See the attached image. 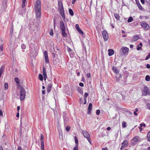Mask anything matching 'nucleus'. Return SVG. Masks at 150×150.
<instances>
[{
	"instance_id": "nucleus-18",
	"label": "nucleus",
	"mask_w": 150,
	"mask_h": 150,
	"mask_svg": "<svg viewBox=\"0 0 150 150\" xmlns=\"http://www.w3.org/2000/svg\"><path fill=\"white\" fill-rule=\"evenodd\" d=\"M52 87V84L51 83L48 84L47 87V92L48 93H49L51 91Z\"/></svg>"
},
{
	"instance_id": "nucleus-54",
	"label": "nucleus",
	"mask_w": 150,
	"mask_h": 150,
	"mask_svg": "<svg viewBox=\"0 0 150 150\" xmlns=\"http://www.w3.org/2000/svg\"><path fill=\"white\" fill-rule=\"evenodd\" d=\"M32 29L33 30V31H36L38 30V28L36 26H35V27L34 29Z\"/></svg>"
},
{
	"instance_id": "nucleus-58",
	"label": "nucleus",
	"mask_w": 150,
	"mask_h": 150,
	"mask_svg": "<svg viewBox=\"0 0 150 150\" xmlns=\"http://www.w3.org/2000/svg\"><path fill=\"white\" fill-rule=\"evenodd\" d=\"M146 67L148 68H150V64H147Z\"/></svg>"
},
{
	"instance_id": "nucleus-5",
	"label": "nucleus",
	"mask_w": 150,
	"mask_h": 150,
	"mask_svg": "<svg viewBox=\"0 0 150 150\" xmlns=\"http://www.w3.org/2000/svg\"><path fill=\"white\" fill-rule=\"evenodd\" d=\"M141 26L144 28V30L145 31L148 30L150 28V26L145 21L140 22Z\"/></svg>"
},
{
	"instance_id": "nucleus-11",
	"label": "nucleus",
	"mask_w": 150,
	"mask_h": 150,
	"mask_svg": "<svg viewBox=\"0 0 150 150\" xmlns=\"http://www.w3.org/2000/svg\"><path fill=\"white\" fill-rule=\"evenodd\" d=\"M63 118L64 124V125H66L67 124L69 121V119L68 117L67 116V114L65 113H63Z\"/></svg>"
},
{
	"instance_id": "nucleus-24",
	"label": "nucleus",
	"mask_w": 150,
	"mask_h": 150,
	"mask_svg": "<svg viewBox=\"0 0 150 150\" xmlns=\"http://www.w3.org/2000/svg\"><path fill=\"white\" fill-rule=\"evenodd\" d=\"M4 71V67H2L0 69V78L1 77V74H3Z\"/></svg>"
},
{
	"instance_id": "nucleus-9",
	"label": "nucleus",
	"mask_w": 150,
	"mask_h": 150,
	"mask_svg": "<svg viewBox=\"0 0 150 150\" xmlns=\"http://www.w3.org/2000/svg\"><path fill=\"white\" fill-rule=\"evenodd\" d=\"M142 93L144 96H146L147 94H150V91L149 88L146 86H145L143 90Z\"/></svg>"
},
{
	"instance_id": "nucleus-45",
	"label": "nucleus",
	"mask_w": 150,
	"mask_h": 150,
	"mask_svg": "<svg viewBox=\"0 0 150 150\" xmlns=\"http://www.w3.org/2000/svg\"><path fill=\"white\" fill-rule=\"evenodd\" d=\"M21 47L22 49H25L26 48V46L25 45L23 44L21 45Z\"/></svg>"
},
{
	"instance_id": "nucleus-1",
	"label": "nucleus",
	"mask_w": 150,
	"mask_h": 150,
	"mask_svg": "<svg viewBox=\"0 0 150 150\" xmlns=\"http://www.w3.org/2000/svg\"><path fill=\"white\" fill-rule=\"evenodd\" d=\"M58 8L59 9L60 14L63 19H65L64 10L62 2L58 1Z\"/></svg>"
},
{
	"instance_id": "nucleus-12",
	"label": "nucleus",
	"mask_w": 150,
	"mask_h": 150,
	"mask_svg": "<svg viewBox=\"0 0 150 150\" xmlns=\"http://www.w3.org/2000/svg\"><path fill=\"white\" fill-rule=\"evenodd\" d=\"M45 60L46 63H49V59L48 56V53L47 51H45L44 52Z\"/></svg>"
},
{
	"instance_id": "nucleus-17",
	"label": "nucleus",
	"mask_w": 150,
	"mask_h": 150,
	"mask_svg": "<svg viewBox=\"0 0 150 150\" xmlns=\"http://www.w3.org/2000/svg\"><path fill=\"white\" fill-rule=\"evenodd\" d=\"M37 19H39L41 17V11H35Z\"/></svg>"
},
{
	"instance_id": "nucleus-40",
	"label": "nucleus",
	"mask_w": 150,
	"mask_h": 150,
	"mask_svg": "<svg viewBox=\"0 0 150 150\" xmlns=\"http://www.w3.org/2000/svg\"><path fill=\"white\" fill-rule=\"evenodd\" d=\"M88 94L87 93H86L84 94V100H86V99H87V98L88 96Z\"/></svg>"
},
{
	"instance_id": "nucleus-52",
	"label": "nucleus",
	"mask_w": 150,
	"mask_h": 150,
	"mask_svg": "<svg viewBox=\"0 0 150 150\" xmlns=\"http://www.w3.org/2000/svg\"><path fill=\"white\" fill-rule=\"evenodd\" d=\"M67 51L68 52H70L71 51V49L69 47H68Z\"/></svg>"
},
{
	"instance_id": "nucleus-35",
	"label": "nucleus",
	"mask_w": 150,
	"mask_h": 150,
	"mask_svg": "<svg viewBox=\"0 0 150 150\" xmlns=\"http://www.w3.org/2000/svg\"><path fill=\"white\" fill-rule=\"evenodd\" d=\"M133 18L132 17H129V18L127 20V22L128 23L131 22L133 21Z\"/></svg>"
},
{
	"instance_id": "nucleus-25",
	"label": "nucleus",
	"mask_w": 150,
	"mask_h": 150,
	"mask_svg": "<svg viewBox=\"0 0 150 150\" xmlns=\"http://www.w3.org/2000/svg\"><path fill=\"white\" fill-rule=\"evenodd\" d=\"M114 16L115 18L117 20H119L120 18L119 15L117 13H115L114 14Z\"/></svg>"
},
{
	"instance_id": "nucleus-33",
	"label": "nucleus",
	"mask_w": 150,
	"mask_h": 150,
	"mask_svg": "<svg viewBox=\"0 0 150 150\" xmlns=\"http://www.w3.org/2000/svg\"><path fill=\"white\" fill-rule=\"evenodd\" d=\"M78 91L79 93L81 94H82L83 93L82 90L79 87L78 88Z\"/></svg>"
},
{
	"instance_id": "nucleus-31",
	"label": "nucleus",
	"mask_w": 150,
	"mask_h": 150,
	"mask_svg": "<svg viewBox=\"0 0 150 150\" xmlns=\"http://www.w3.org/2000/svg\"><path fill=\"white\" fill-rule=\"evenodd\" d=\"M39 79L41 81H42L43 80V76L41 74H40L39 75Z\"/></svg>"
},
{
	"instance_id": "nucleus-3",
	"label": "nucleus",
	"mask_w": 150,
	"mask_h": 150,
	"mask_svg": "<svg viewBox=\"0 0 150 150\" xmlns=\"http://www.w3.org/2000/svg\"><path fill=\"white\" fill-rule=\"evenodd\" d=\"M20 89V97L21 101H23L25 98L26 96V91L24 88L22 87L19 88Z\"/></svg>"
},
{
	"instance_id": "nucleus-42",
	"label": "nucleus",
	"mask_w": 150,
	"mask_h": 150,
	"mask_svg": "<svg viewBox=\"0 0 150 150\" xmlns=\"http://www.w3.org/2000/svg\"><path fill=\"white\" fill-rule=\"evenodd\" d=\"M146 105L147 108L150 110V103H149L146 102Z\"/></svg>"
},
{
	"instance_id": "nucleus-21",
	"label": "nucleus",
	"mask_w": 150,
	"mask_h": 150,
	"mask_svg": "<svg viewBox=\"0 0 150 150\" xmlns=\"http://www.w3.org/2000/svg\"><path fill=\"white\" fill-rule=\"evenodd\" d=\"M108 55L109 56H111L114 54V51L112 49H109L108 50Z\"/></svg>"
},
{
	"instance_id": "nucleus-6",
	"label": "nucleus",
	"mask_w": 150,
	"mask_h": 150,
	"mask_svg": "<svg viewBox=\"0 0 150 150\" xmlns=\"http://www.w3.org/2000/svg\"><path fill=\"white\" fill-rule=\"evenodd\" d=\"M35 11H41V1L40 0H37L34 6Z\"/></svg>"
},
{
	"instance_id": "nucleus-53",
	"label": "nucleus",
	"mask_w": 150,
	"mask_h": 150,
	"mask_svg": "<svg viewBox=\"0 0 150 150\" xmlns=\"http://www.w3.org/2000/svg\"><path fill=\"white\" fill-rule=\"evenodd\" d=\"M146 1L147 3L150 6V0H145Z\"/></svg>"
},
{
	"instance_id": "nucleus-34",
	"label": "nucleus",
	"mask_w": 150,
	"mask_h": 150,
	"mask_svg": "<svg viewBox=\"0 0 150 150\" xmlns=\"http://www.w3.org/2000/svg\"><path fill=\"white\" fill-rule=\"evenodd\" d=\"M147 137L148 141L150 142V131L147 134Z\"/></svg>"
},
{
	"instance_id": "nucleus-49",
	"label": "nucleus",
	"mask_w": 150,
	"mask_h": 150,
	"mask_svg": "<svg viewBox=\"0 0 150 150\" xmlns=\"http://www.w3.org/2000/svg\"><path fill=\"white\" fill-rule=\"evenodd\" d=\"M75 28H76V30L80 28H79V25L78 24H76V25Z\"/></svg>"
},
{
	"instance_id": "nucleus-10",
	"label": "nucleus",
	"mask_w": 150,
	"mask_h": 150,
	"mask_svg": "<svg viewBox=\"0 0 150 150\" xmlns=\"http://www.w3.org/2000/svg\"><path fill=\"white\" fill-rule=\"evenodd\" d=\"M102 35L105 41H107L108 38V36L107 31L104 30L102 32Z\"/></svg>"
},
{
	"instance_id": "nucleus-62",
	"label": "nucleus",
	"mask_w": 150,
	"mask_h": 150,
	"mask_svg": "<svg viewBox=\"0 0 150 150\" xmlns=\"http://www.w3.org/2000/svg\"><path fill=\"white\" fill-rule=\"evenodd\" d=\"M102 150H108V149L107 147H106L105 148H103L102 149Z\"/></svg>"
},
{
	"instance_id": "nucleus-20",
	"label": "nucleus",
	"mask_w": 150,
	"mask_h": 150,
	"mask_svg": "<svg viewBox=\"0 0 150 150\" xmlns=\"http://www.w3.org/2000/svg\"><path fill=\"white\" fill-rule=\"evenodd\" d=\"M139 36L138 35H134L133 36L132 38V41H135L139 39Z\"/></svg>"
},
{
	"instance_id": "nucleus-4",
	"label": "nucleus",
	"mask_w": 150,
	"mask_h": 150,
	"mask_svg": "<svg viewBox=\"0 0 150 150\" xmlns=\"http://www.w3.org/2000/svg\"><path fill=\"white\" fill-rule=\"evenodd\" d=\"M129 51V49L128 48L126 47H122L120 51V54L121 56L127 54Z\"/></svg>"
},
{
	"instance_id": "nucleus-22",
	"label": "nucleus",
	"mask_w": 150,
	"mask_h": 150,
	"mask_svg": "<svg viewBox=\"0 0 150 150\" xmlns=\"http://www.w3.org/2000/svg\"><path fill=\"white\" fill-rule=\"evenodd\" d=\"M133 140L134 142H137L140 141V140L138 136H135L134 137Z\"/></svg>"
},
{
	"instance_id": "nucleus-37",
	"label": "nucleus",
	"mask_w": 150,
	"mask_h": 150,
	"mask_svg": "<svg viewBox=\"0 0 150 150\" xmlns=\"http://www.w3.org/2000/svg\"><path fill=\"white\" fill-rule=\"evenodd\" d=\"M8 85L7 83H6L4 84V89L5 90H6L8 89Z\"/></svg>"
},
{
	"instance_id": "nucleus-44",
	"label": "nucleus",
	"mask_w": 150,
	"mask_h": 150,
	"mask_svg": "<svg viewBox=\"0 0 150 150\" xmlns=\"http://www.w3.org/2000/svg\"><path fill=\"white\" fill-rule=\"evenodd\" d=\"M10 31L11 34L12 35L13 32V27H11V28Z\"/></svg>"
},
{
	"instance_id": "nucleus-26",
	"label": "nucleus",
	"mask_w": 150,
	"mask_h": 150,
	"mask_svg": "<svg viewBox=\"0 0 150 150\" xmlns=\"http://www.w3.org/2000/svg\"><path fill=\"white\" fill-rule=\"evenodd\" d=\"M69 11L70 15H71V16H74V14L73 11L71 9H69Z\"/></svg>"
},
{
	"instance_id": "nucleus-2",
	"label": "nucleus",
	"mask_w": 150,
	"mask_h": 150,
	"mask_svg": "<svg viewBox=\"0 0 150 150\" xmlns=\"http://www.w3.org/2000/svg\"><path fill=\"white\" fill-rule=\"evenodd\" d=\"M60 26L61 30H62V36L65 37H67V34L65 33L66 28L63 21H60Z\"/></svg>"
},
{
	"instance_id": "nucleus-7",
	"label": "nucleus",
	"mask_w": 150,
	"mask_h": 150,
	"mask_svg": "<svg viewBox=\"0 0 150 150\" xmlns=\"http://www.w3.org/2000/svg\"><path fill=\"white\" fill-rule=\"evenodd\" d=\"M8 0H3L1 6V10L3 11H5L7 7V3Z\"/></svg>"
},
{
	"instance_id": "nucleus-27",
	"label": "nucleus",
	"mask_w": 150,
	"mask_h": 150,
	"mask_svg": "<svg viewBox=\"0 0 150 150\" xmlns=\"http://www.w3.org/2000/svg\"><path fill=\"white\" fill-rule=\"evenodd\" d=\"M41 142V147L40 149L42 150H44V142Z\"/></svg>"
},
{
	"instance_id": "nucleus-57",
	"label": "nucleus",
	"mask_w": 150,
	"mask_h": 150,
	"mask_svg": "<svg viewBox=\"0 0 150 150\" xmlns=\"http://www.w3.org/2000/svg\"><path fill=\"white\" fill-rule=\"evenodd\" d=\"M141 2L143 4H144L145 3V1L144 0H140Z\"/></svg>"
},
{
	"instance_id": "nucleus-51",
	"label": "nucleus",
	"mask_w": 150,
	"mask_h": 150,
	"mask_svg": "<svg viewBox=\"0 0 150 150\" xmlns=\"http://www.w3.org/2000/svg\"><path fill=\"white\" fill-rule=\"evenodd\" d=\"M79 85L80 86L83 87L84 86V84L80 82L79 83Z\"/></svg>"
},
{
	"instance_id": "nucleus-23",
	"label": "nucleus",
	"mask_w": 150,
	"mask_h": 150,
	"mask_svg": "<svg viewBox=\"0 0 150 150\" xmlns=\"http://www.w3.org/2000/svg\"><path fill=\"white\" fill-rule=\"evenodd\" d=\"M112 70L116 74H118L119 72V71L117 69L116 67H112Z\"/></svg>"
},
{
	"instance_id": "nucleus-61",
	"label": "nucleus",
	"mask_w": 150,
	"mask_h": 150,
	"mask_svg": "<svg viewBox=\"0 0 150 150\" xmlns=\"http://www.w3.org/2000/svg\"><path fill=\"white\" fill-rule=\"evenodd\" d=\"M42 93L43 94H45V90H42Z\"/></svg>"
},
{
	"instance_id": "nucleus-56",
	"label": "nucleus",
	"mask_w": 150,
	"mask_h": 150,
	"mask_svg": "<svg viewBox=\"0 0 150 150\" xmlns=\"http://www.w3.org/2000/svg\"><path fill=\"white\" fill-rule=\"evenodd\" d=\"M140 125L141 127H142L143 126H145L146 125L144 123H143V124L141 123L140 124Z\"/></svg>"
},
{
	"instance_id": "nucleus-55",
	"label": "nucleus",
	"mask_w": 150,
	"mask_h": 150,
	"mask_svg": "<svg viewBox=\"0 0 150 150\" xmlns=\"http://www.w3.org/2000/svg\"><path fill=\"white\" fill-rule=\"evenodd\" d=\"M150 57L148 55V56H146V57L145 59L146 60H148L150 58Z\"/></svg>"
},
{
	"instance_id": "nucleus-41",
	"label": "nucleus",
	"mask_w": 150,
	"mask_h": 150,
	"mask_svg": "<svg viewBox=\"0 0 150 150\" xmlns=\"http://www.w3.org/2000/svg\"><path fill=\"white\" fill-rule=\"evenodd\" d=\"M74 139H75V142L76 143V144L78 145V140L77 138L76 137H74Z\"/></svg>"
},
{
	"instance_id": "nucleus-15",
	"label": "nucleus",
	"mask_w": 150,
	"mask_h": 150,
	"mask_svg": "<svg viewBox=\"0 0 150 150\" xmlns=\"http://www.w3.org/2000/svg\"><path fill=\"white\" fill-rule=\"evenodd\" d=\"M92 109V104L90 103H89L88 109V114H90L91 113V111Z\"/></svg>"
},
{
	"instance_id": "nucleus-48",
	"label": "nucleus",
	"mask_w": 150,
	"mask_h": 150,
	"mask_svg": "<svg viewBox=\"0 0 150 150\" xmlns=\"http://www.w3.org/2000/svg\"><path fill=\"white\" fill-rule=\"evenodd\" d=\"M87 77L88 78H89L91 77V74L90 73H88L86 75Z\"/></svg>"
},
{
	"instance_id": "nucleus-28",
	"label": "nucleus",
	"mask_w": 150,
	"mask_h": 150,
	"mask_svg": "<svg viewBox=\"0 0 150 150\" xmlns=\"http://www.w3.org/2000/svg\"><path fill=\"white\" fill-rule=\"evenodd\" d=\"M26 0H22V7L24 8L25 6V4Z\"/></svg>"
},
{
	"instance_id": "nucleus-38",
	"label": "nucleus",
	"mask_w": 150,
	"mask_h": 150,
	"mask_svg": "<svg viewBox=\"0 0 150 150\" xmlns=\"http://www.w3.org/2000/svg\"><path fill=\"white\" fill-rule=\"evenodd\" d=\"M78 145L75 144L73 150H78Z\"/></svg>"
},
{
	"instance_id": "nucleus-47",
	"label": "nucleus",
	"mask_w": 150,
	"mask_h": 150,
	"mask_svg": "<svg viewBox=\"0 0 150 150\" xmlns=\"http://www.w3.org/2000/svg\"><path fill=\"white\" fill-rule=\"evenodd\" d=\"M70 129V127L69 126H67L66 128V129L67 131H69Z\"/></svg>"
},
{
	"instance_id": "nucleus-50",
	"label": "nucleus",
	"mask_w": 150,
	"mask_h": 150,
	"mask_svg": "<svg viewBox=\"0 0 150 150\" xmlns=\"http://www.w3.org/2000/svg\"><path fill=\"white\" fill-rule=\"evenodd\" d=\"M50 34L51 35H52L53 34V30H51Z\"/></svg>"
},
{
	"instance_id": "nucleus-19",
	"label": "nucleus",
	"mask_w": 150,
	"mask_h": 150,
	"mask_svg": "<svg viewBox=\"0 0 150 150\" xmlns=\"http://www.w3.org/2000/svg\"><path fill=\"white\" fill-rule=\"evenodd\" d=\"M136 2L139 8L141 10L143 9V8L140 4L138 0H136Z\"/></svg>"
},
{
	"instance_id": "nucleus-16",
	"label": "nucleus",
	"mask_w": 150,
	"mask_h": 150,
	"mask_svg": "<svg viewBox=\"0 0 150 150\" xmlns=\"http://www.w3.org/2000/svg\"><path fill=\"white\" fill-rule=\"evenodd\" d=\"M121 149L122 150V148H123L125 146H127L128 145V142L126 140H124L122 143H121Z\"/></svg>"
},
{
	"instance_id": "nucleus-36",
	"label": "nucleus",
	"mask_w": 150,
	"mask_h": 150,
	"mask_svg": "<svg viewBox=\"0 0 150 150\" xmlns=\"http://www.w3.org/2000/svg\"><path fill=\"white\" fill-rule=\"evenodd\" d=\"M81 35H83V31L80 29V28H79L76 30Z\"/></svg>"
},
{
	"instance_id": "nucleus-8",
	"label": "nucleus",
	"mask_w": 150,
	"mask_h": 150,
	"mask_svg": "<svg viewBox=\"0 0 150 150\" xmlns=\"http://www.w3.org/2000/svg\"><path fill=\"white\" fill-rule=\"evenodd\" d=\"M82 132L84 136L87 139L89 143L91 144V142L90 138V136L88 132L86 131L83 130Z\"/></svg>"
},
{
	"instance_id": "nucleus-46",
	"label": "nucleus",
	"mask_w": 150,
	"mask_h": 150,
	"mask_svg": "<svg viewBox=\"0 0 150 150\" xmlns=\"http://www.w3.org/2000/svg\"><path fill=\"white\" fill-rule=\"evenodd\" d=\"M100 113V111L99 110H98L96 111V114L97 115H99Z\"/></svg>"
},
{
	"instance_id": "nucleus-59",
	"label": "nucleus",
	"mask_w": 150,
	"mask_h": 150,
	"mask_svg": "<svg viewBox=\"0 0 150 150\" xmlns=\"http://www.w3.org/2000/svg\"><path fill=\"white\" fill-rule=\"evenodd\" d=\"M42 72H46L45 69L44 67H42Z\"/></svg>"
},
{
	"instance_id": "nucleus-32",
	"label": "nucleus",
	"mask_w": 150,
	"mask_h": 150,
	"mask_svg": "<svg viewBox=\"0 0 150 150\" xmlns=\"http://www.w3.org/2000/svg\"><path fill=\"white\" fill-rule=\"evenodd\" d=\"M44 136L42 134H40V140L41 141V142H44Z\"/></svg>"
},
{
	"instance_id": "nucleus-63",
	"label": "nucleus",
	"mask_w": 150,
	"mask_h": 150,
	"mask_svg": "<svg viewBox=\"0 0 150 150\" xmlns=\"http://www.w3.org/2000/svg\"><path fill=\"white\" fill-rule=\"evenodd\" d=\"M142 127H141L140 126L139 127V128L140 129V131H141L142 130Z\"/></svg>"
},
{
	"instance_id": "nucleus-43",
	"label": "nucleus",
	"mask_w": 150,
	"mask_h": 150,
	"mask_svg": "<svg viewBox=\"0 0 150 150\" xmlns=\"http://www.w3.org/2000/svg\"><path fill=\"white\" fill-rule=\"evenodd\" d=\"M137 50H142V48L141 47H140L139 45L137 46Z\"/></svg>"
},
{
	"instance_id": "nucleus-29",
	"label": "nucleus",
	"mask_w": 150,
	"mask_h": 150,
	"mask_svg": "<svg viewBox=\"0 0 150 150\" xmlns=\"http://www.w3.org/2000/svg\"><path fill=\"white\" fill-rule=\"evenodd\" d=\"M145 79L146 81H149L150 80V76L148 75H146V76Z\"/></svg>"
},
{
	"instance_id": "nucleus-14",
	"label": "nucleus",
	"mask_w": 150,
	"mask_h": 150,
	"mask_svg": "<svg viewBox=\"0 0 150 150\" xmlns=\"http://www.w3.org/2000/svg\"><path fill=\"white\" fill-rule=\"evenodd\" d=\"M3 42L2 40H0V55H2L3 54Z\"/></svg>"
},
{
	"instance_id": "nucleus-60",
	"label": "nucleus",
	"mask_w": 150,
	"mask_h": 150,
	"mask_svg": "<svg viewBox=\"0 0 150 150\" xmlns=\"http://www.w3.org/2000/svg\"><path fill=\"white\" fill-rule=\"evenodd\" d=\"M0 116H3V112L1 110H0Z\"/></svg>"
},
{
	"instance_id": "nucleus-13",
	"label": "nucleus",
	"mask_w": 150,
	"mask_h": 150,
	"mask_svg": "<svg viewBox=\"0 0 150 150\" xmlns=\"http://www.w3.org/2000/svg\"><path fill=\"white\" fill-rule=\"evenodd\" d=\"M15 80L16 82V83L17 86L18 87V88H19L23 87L20 84V80L18 78H15Z\"/></svg>"
},
{
	"instance_id": "nucleus-39",
	"label": "nucleus",
	"mask_w": 150,
	"mask_h": 150,
	"mask_svg": "<svg viewBox=\"0 0 150 150\" xmlns=\"http://www.w3.org/2000/svg\"><path fill=\"white\" fill-rule=\"evenodd\" d=\"M126 122L125 121H123L122 123V127L123 128H125L126 127Z\"/></svg>"
},
{
	"instance_id": "nucleus-30",
	"label": "nucleus",
	"mask_w": 150,
	"mask_h": 150,
	"mask_svg": "<svg viewBox=\"0 0 150 150\" xmlns=\"http://www.w3.org/2000/svg\"><path fill=\"white\" fill-rule=\"evenodd\" d=\"M42 73L43 75L44 79L45 80L46 79V78L47 77V76L46 72H42Z\"/></svg>"
},
{
	"instance_id": "nucleus-64",
	"label": "nucleus",
	"mask_w": 150,
	"mask_h": 150,
	"mask_svg": "<svg viewBox=\"0 0 150 150\" xmlns=\"http://www.w3.org/2000/svg\"><path fill=\"white\" fill-rule=\"evenodd\" d=\"M18 150H22L21 147L20 146H19L18 147Z\"/></svg>"
}]
</instances>
